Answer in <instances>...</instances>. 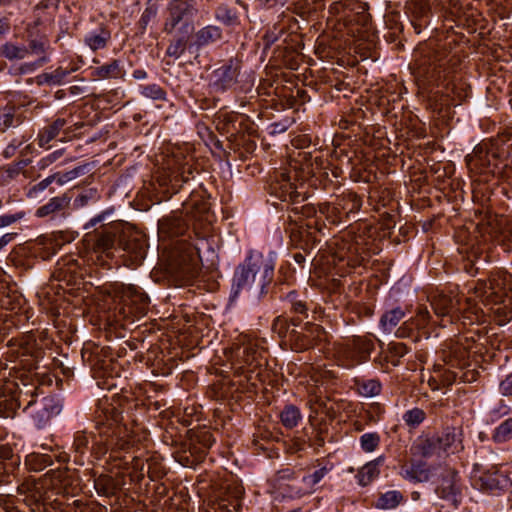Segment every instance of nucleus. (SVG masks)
<instances>
[{"mask_svg":"<svg viewBox=\"0 0 512 512\" xmlns=\"http://www.w3.org/2000/svg\"><path fill=\"white\" fill-rule=\"evenodd\" d=\"M97 429L100 440L96 436H90L84 431L75 433L73 447L79 454H84L89 449L91 440L94 444L104 446L103 452L111 450H128L141 441L139 427L129 428L125 418L118 407L108 399L99 401L97 409Z\"/></svg>","mask_w":512,"mask_h":512,"instance_id":"f257e3e1","label":"nucleus"},{"mask_svg":"<svg viewBox=\"0 0 512 512\" xmlns=\"http://www.w3.org/2000/svg\"><path fill=\"white\" fill-rule=\"evenodd\" d=\"M275 257L274 252L266 256L260 252H250L234 272L231 297L236 298L242 289H252L253 285L257 297L265 295L274 277Z\"/></svg>","mask_w":512,"mask_h":512,"instance_id":"f03ea898","label":"nucleus"},{"mask_svg":"<svg viewBox=\"0 0 512 512\" xmlns=\"http://www.w3.org/2000/svg\"><path fill=\"white\" fill-rule=\"evenodd\" d=\"M474 295L485 306L498 305L497 313L512 315V274L505 270H498L490 276L488 281H477Z\"/></svg>","mask_w":512,"mask_h":512,"instance_id":"7ed1b4c3","label":"nucleus"},{"mask_svg":"<svg viewBox=\"0 0 512 512\" xmlns=\"http://www.w3.org/2000/svg\"><path fill=\"white\" fill-rule=\"evenodd\" d=\"M42 392L39 389L38 381L29 375L28 384L22 393L25 401V413L32 419L37 429H44L50 421L58 416L63 410V399L58 395H48L39 398Z\"/></svg>","mask_w":512,"mask_h":512,"instance_id":"20e7f679","label":"nucleus"},{"mask_svg":"<svg viewBox=\"0 0 512 512\" xmlns=\"http://www.w3.org/2000/svg\"><path fill=\"white\" fill-rule=\"evenodd\" d=\"M117 234L118 227L113 224L103 225L101 229L87 233L83 239L87 262L111 269Z\"/></svg>","mask_w":512,"mask_h":512,"instance_id":"39448f33","label":"nucleus"},{"mask_svg":"<svg viewBox=\"0 0 512 512\" xmlns=\"http://www.w3.org/2000/svg\"><path fill=\"white\" fill-rule=\"evenodd\" d=\"M197 13L196 0H170L163 31L168 35L190 36L194 31L193 19Z\"/></svg>","mask_w":512,"mask_h":512,"instance_id":"423d86ee","label":"nucleus"},{"mask_svg":"<svg viewBox=\"0 0 512 512\" xmlns=\"http://www.w3.org/2000/svg\"><path fill=\"white\" fill-rule=\"evenodd\" d=\"M180 250L186 253L180 263V274L185 280H191L198 273V262L209 261L215 254L212 242L206 237H195L191 243L182 244Z\"/></svg>","mask_w":512,"mask_h":512,"instance_id":"0eeeda50","label":"nucleus"},{"mask_svg":"<svg viewBox=\"0 0 512 512\" xmlns=\"http://www.w3.org/2000/svg\"><path fill=\"white\" fill-rule=\"evenodd\" d=\"M374 349V342L366 336H353L337 346L336 354L340 365L352 368L367 361Z\"/></svg>","mask_w":512,"mask_h":512,"instance_id":"6e6552de","label":"nucleus"},{"mask_svg":"<svg viewBox=\"0 0 512 512\" xmlns=\"http://www.w3.org/2000/svg\"><path fill=\"white\" fill-rule=\"evenodd\" d=\"M149 304V297L140 287L123 285L121 301L116 309L124 320L134 322L135 319H139L147 314Z\"/></svg>","mask_w":512,"mask_h":512,"instance_id":"1a4fd4ad","label":"nucleus"},{"mask_svg":"<svg viewBox=\"0 0 512 512\" xmlns=\"http://www.w3.org/2000/svg\"><path fill=\"white\" fill-rule=\"evenodd\" d=\"M18 381H7L6 385L2 388L3 393L0 394V416L2 418H14L17 410L23 408L25 412V404L22 393L25 391V386L28 384L29 375L21 373L16 376Z\"/></svg>","mask_w":512,"mask_h":512,"instance_id":"9d476101","label":"nucleus"},{"mask_svg":"<svg viewBox=\"0 0 512 512\" xmlns=\"http://www.w3.org/2000/svg\"><path fill=\"white\" fill-rule=\"evenodd\" d=\"M470 480L475 489L490 494H498L511 485L505 472L496 467L482 469L478 464L474 465Z\"/></svg>","mask_w":512,"mask_h":512,"instance_id":"9b49d317","label":"nucleus"},{"mask_svg":"<svg viewBox=\"0 0 512 512\" xmlns=\"http://www.w3.org/2000/svg\"><path fill=\"white\" fill-rule=\"evenodd\" d=\"M265 348L261 345V341L243 335L239 339V344L235 349V360L239 368L245 366L258 367L265 360Z\"/></svg>","mask_w":512,"mask_h":512,"instance_id":"f8f14e48","label":"nucleus"},{"mask_svg":"<svg viewBox=\"0 0 512 512\" xmlns=\"http://www.w3.org/2000/svg\"><path fill=\"white\" fill-rule=\"evenodd\" d=\"M435 493L448 504L458 507L462 500V483L458 472L453 469L442 472L438 478Z\"/></svg>","mask_w":512,"mask_h":512,"instance_id":"ddd939ff","label":"nucleus"},{"mask_svg":"<svg viewBox=\"0 0 512 512\" xmlns=\"http://www.w3.org/2000/svg\"><path fill=\"white\" fill-rule=\"evenodd\" d=\"M71 197L67 194L52 197L47 203L38 207L35 216L48 221H61L69 215Z\"/></svg>","mask_w":512,"mask_h":512,"instance_id":"4468645a","label":"nucleus"},{"mask_svg":"<svg viewBox=\"0 0 512 512\" xmlns=\"http://www.w3.org/2000/svg\"><path fill=\"white\" fill-rule=\"evenodd\" d=\"M447 64L448 60L441 56H435L433 60L424 61L419 65L418 75L423 77L428 84L440 86L451 73Z\"/></svg>","mask_w":512,"mask_h":512,"instance_id":"2eb2a0df","label":"nucleus"},{"mask_svg":"<svg viewBox=\"0 0 512 512\" xmlns=\"http://www.w3.org/2000/svg\"><path fill=\"white\" fill-rule=\"evenodd\" d=\"M239 73L238 62L230 60L213 71L210 85L216 92L227 91L236 84Z\"/></svg>","mask_w":512,"mask_h":512,"instance_id":"dca6fc26","label":"nucleus"},{"mask_svg":"<svg viewBox=\"0 0 512 512\" xmlns=\"http://www.w3.org/2000/svg\"><path fill=\"white\" fill-rule=\"evenodd\" d=\"M321 334L322 328L319 325L306 323L302 331L292 330L290 332V340L295 351H304L313 347Z\"/></svg>","mask_w":512,"mask_h":512,"instance_id":"f3484780","label":"nucleus"},{"mask_svg":"<svg viewBox=\"0 0 512 512\" xmlns=\"http://www.w3.org/2000/svg\"><path fill=\"white\" fill-rule=\"evenodd\" d=\"M431 321V314L428 308L420 305L416 309V314L404 321L399 328L395 331L397 338L410 337L412 332L416 330L425 329Z\"/></svg>","mask_w":512,"mask_h":512,"instance_id":"a211bd4d","label":"nucleus"},{"mask_svg":"<svg viewBox=\"0 0 512 512\" xmlns=\"http://www.w3.org/2000/svg\"><path fill=\"white\" fill-rule=\"evenodd\" d=\"M468 351L459 341H450L443 349V360L447 365L446 369H465L467 366Z\"/></svg>","mask_w":512,"mask_h":512,"instance_id":"6ab92c4d","label":"nucleus"},{"mask_svg":"<svg viewBox=\"0 0 512 512\" xmlns=\"http://www.w3.org/2000/svg\"><path fill=\"white\" fill-rule=\"evenodd\" d=\"M270 193L281 201H297L301 194L286 173H279L270 184Z\"/></svg>","mask_w":512,"mask_h":512,"instance_id":"aec40b11","label":"nucleus"},{"mask_svg":"<svg viewBox=\"0 0 512 512\" xmlns=\"http://www.w3.org/2000/svg\"><path fill=\"white\" fill-rule=\"evenodd\" d=\"M493 153L489 151V141L478 144L473 152L465 157L468 167L479 173H485L486 167H489V157L493 156Z\"/></svg>","mask_w":512,"mask_h":512,"instance_id":"412c9836","label":"nucleus"},{"mask_svg":"<svg viewBox=\"0 0 512 512\" xmlns=\"http://www.w3.org/2000/svg\"><path fill=\"white\" fill-rule=\"evenodd\" d=\"M187 224L181 215L163 217L158 222V232L163 237L173 238L184 234Z\"/></svg>","mask_w":512,"mask_h":512,"instance_id":"4be33fe9","label":"nucleus"},{"mask_svg":"<svg viewBox=\"0 0 512 512\" xmlns=\"http://www.w3.org/2000/svg\"><path fill=\"white\" fill-rule=\"evenodd\" d=\"M431 306L434 310V313L441 317V322L439 325L441 327H445L447 323L453 322V311L456 308V303L454 300L446 295L439 294L431 300Z\"/></svg>","mask_w":512,"mask_h":512,"instance_id":"5701e85b","label":"nucleus"},{"mask_svg":"<svg viewBox=\"0 0 512 512\" xmlns=\"http://www.w3.org/2000/svg\"><path fill=\"white\" fill-rule=\"evenodd\" d=\"M411 452L414 456L422 458L441 457L439 441L436 437H419L411 446Z\"/></svg>","mask_w":512,"mask_h":512,"instance_id":"b1692460","label":"nucleus"},{"mask_svg":"<svg viewBox=\"0 0 512 512\" xmlns=\"http://www.w3.org/2000/svg\"><path fill=\"white\" fill-rule=\"evenodd\" d=\"M439 441L442 454L456 453L463 449L462 432L456 428H446L440 436H436Z\"/></svg>","mask_w":512,"mask_h":512,"instance_id":"393cba45","label":"nucleus"},{"mask_svg":"<svg viewBox=\"0 0 512 512\" xmlns=\"http://www.w3.org/2000/svg\"><path fill=\"white\" fill-rule=\"evenodd\" d=\"M407 309L401 306H395L387 309L379 319V328L384 334H391L399 328V323L404 319L407 314Z\"/></svg>","mask_w":512,"mask_h":512,"instance_id":"a878e982","label":"nucleus"},{"mask_svg":"<svg viewBox=\"0 0 512 512\" xmlns=\"http://www.w3.org/2000/svg\"><path fill=\"white\" fill-rule=\"evenodd\" d=\"M222 30L216 25H207L194 34L193 45L197 48L216 44L222 39Z\"/></svg>","mask_w":512,"mask_h":512,"instance_id":"bb28decb","label":"nucleus"},{"mask_svg":"<svg viewBox=\"0 0 512 512\" xmlns=\"http://www.w3.org/2000/svg\"><path fill=\"white\" fill-rule=\"evenodd\" d=\"M401 476L414 483L426 482L429 479V470L424 462L416 461L410 465L403 466L401 468Z\"/></svg>","mask_w":512,"mask_h":512,"instance_id":"cd10ccee","label":"nucleus"},{"mask_svg":"<svg viewBox=\"0 0 512 512\" xmlns=\"http://www.w3.org/2000/svg\"><path fill=\"white\" fill-rule=\"evenodd\" d=\"M66 124L65 119L57 118L51 124L43 127L37 135L38 145L42 148L46 147L52 140L59 136Z\"/></svg>","mask_w":512,"mask_h":512,"instance_id":"c85d7f7f","label":"nucleus"},{"mask_svg":"<svg viewBox=\"0 0 512 512\" xmlns=\"http://www.w3.org/2000/svg\"><path fill=\"white\" fill-rule=\"evenodd\" d=\"M168 177L169 180L166 184L170 186L174 193H177L183 184L193 178V168L188 163H185L171 171Z\"/></svg>","mask_w":512,"mask_h":512,"instance_id":"c756f323","label":"nucleus"},{"mask_svg":"<svg viewBox=\"0 0 512 512\" xmlns=\"http://www.w3.org/2000/svg\"><path fill=\"white\" fill-rule=\"evenodd\" d=\"M407 8L413 16L412 25L416 33H420L423 26L427 24L425 18L429 14L428 5L420 0H412L408 2Z\"/></svg>","mask_w":512,"mask_h":512,"instance_id":"7c9ffc66","label":"nucleus"},{"mask_svg":"<svg viewBox=\"0 0 512 512\" xmlns=\"http://www.w3.org/2000/svg\"><path fill=\"white\" fill-rule=\"evenodd\" d=\"M23 121L24 116L20 108L10 106L0 110V130L3 132L18 127Z\"/></svg>","mask_w":512,"mask_h":512,"instance_id":"2f4dec72","label":"nucleus"},{"mask_svg":"<svg viewBox=\"0 0 512 512\" xmlns=\"http://www.w3.org/2000/svg\"><path fill=\"white\" fill-rule=\"evenodd\" d=\"M146 241L142 236H136L130 238L124 245V251H126L131 260L135 264H139L146 256Z\"/></svg>","mask_w":512,"mask_h":512,"instance_id":"473e14b6","label":"nucleus"},{"mask_svg":"<svg viewBox=\"0 0 512 512\" xmlns=\"http://www.w3.org/2000/svg\"><path fill=\"white\" fill-rule=\"evenodd\" d=\"M477 372L474 369H444L442 374V380L446 385H451L456 382L458 379L464 383H471L477 380Z\"/></svg>","mask_w":512,"mask_h":512,"instance_id":"72a5a7b5","label":"nucleus"},{"mask_svg":"<svg viewBox=\"0 0 512 512\" xmlns=\"http://www.w3.org/2000/svg\"><path fill=\"white\" fill-rule=\"evenodd\" d=\"M404 501V495L398 490H389L379 495L375 507L381 510H391L398 507Z\"/></svg>","mask_w":512,"mask_h":512,"instance_id":"f704fd0d","label":"nucleus"},{"mask_svg":"<svg viewBox=\"0 0 512 512\" xmlns=\"http://www.w3.org/2000/svg\"><path fill=\"white\" fill-rule=\"evenodd\" d=\"M489 151H493L495 156L490 155L489 167H486V172L495 173L496 169L499 168V165L506 160L508 150L500 145L499 140H492L489 141Z\"/></svg>","mask_w":512,"mask_h":512,"instance_id":"c9c22d12","label":"nucleus"},{"mask_svg":"<svg viewBox=\"0 0 512 512\" xmlns=\"http://www.w3.org/2000/svg\"><path fill=\"white\" fill-rule=\"evenodd\" d=\"M29 55L34 54L39 56L38 60L35 61L32 64H25L22 67L23 72H30L34 71L35 69L41 67L44 63L48 61L47 57L45 56V45L44 43L40 41L33 40L30 42L29 47Z\"/></svg>","mask_w":512,"mask_h":512,"instance_id":"e433bc0d","label":"nucleus"},{"mask_svg":"<svg viewBox=\"0 0 512 512\" xmlns=\"http://www.w3.org/2000/svg\"><path fill=\"white\" fill-rule=\"evenodd\" d=\"M330 469L326 466H323L317 470H315L313 473L304 476L302 478V483L304 485V490L299 494V496H302L304 494H312L315 492V487L320 481L329 473Z\"/></svg>","mask_w":512,"mask_h":512,"instance_id":"4c0bfd02","label":"nucleus"},{"mask_svg":"<svg viewBox=\"0 0 512 512\" xmlns=\"http://www.w3.org/2000/svg\"><path fill=\"white\" fill-rule=\"evenodd\" d=\"M109 39L110 33L104 29H100L99 31H92L86 34L84 41L90 49L96 51L103 49L107 45Z\"/></svg>","mask_w":512,"mask_h":512,"instance_id":"58836bf2","label":"nucleus"},{"mask_svg":"<svg viewBox=\"0 0 512 512\" xmlns=\"http://www.w3.org/2000/svg\"><path fill=\"white\" fill-rule=\"evenodd\" d=\"M68 478V471L62 469H51L45 474L46 483H49L52 488L58 491L69 484Z\"/></svg>","mask_w":512,"mask_h":512,"instance_id":"ea45409f","label":"nucleus"},{"mask_svg":"<svg viewBox=\"0 0 512 512\" xmlns=\"http://www.w3.org/2000/svg\"><path fill=\"white\" fill-rule=\"evenodd\" d=\"M172 37L169 46L167 47L166 54L175 59L180 58L187 48L188 39L190 36L184 35H170Z\"/></svg>","mask_w":512,"mask_h":512,"instance_id":"a19ab883","label":"nucleus"},{"mask_svg":"<svg viewBox=\"0 0 512 512\" xmlns=\"http://www.w3.org/2000/svg\"><path fill=\"white\" fill-rule=\"evenodd\" d=\"M492 440L498 444L512 440V417L505 419L495 427L492 433Z\"/></svg>","mask_w":512,"mask_h":512,"instance_id":"79ce46f5","label":"nucleus"},{"mask_svg":"<svg viewBox=\"0 0 512 512\" xmlns=\"http://www.w3.org/2000/svg\"><path fill=\"white\" fill-rule=\"evenodd\" d=\"M280 418L282 424L288 428L292 429L296 427L299 421L302 418V414L298 407L295 405H286L282 412L280 413Z\"/></svg>","mask_w":512,"mask_h":512,"instance_id":"37998d69","label":"nucleus"},{"mask_svg":"<svg viewBox=\"0 0 512 512\" xmlns=\"http://www.w3.org/2000/svg\"><path fill=\"white\" fill-rule=\"evenodd\" d=\"M1 54L8 60H22L29 55V49L26 46L7 42L1 47Z\"/></svg>","mask_w":512,"mask_h":512,"instance_id":"c03bdc74","label":"nucleus"},{"mask_svg":"<svg viewBox=\"0 0 512 512\" xmlns=\"http://www.w3.org/2000/svg\"><path fill=\"white\" fill-rule=\"evenodd\" d=\"M30 162V159H21L4 167L1 171L2 181L9 182L15 179L24 170V168L30 164Z\"/></svg>","mask_w":512,"mask_h":512,"instance_id":"a18cd8bd","label":"nucleus"},{"mask_svg":"<svg viewBox=\"0 0 512 512\" xmlns=\"http://www.w3.org/2000/svg\"><path fill=\"white\" fill-rule=\"evenodd\" d=\"M86 171H87V165H82V166L75 167L70 171H66L63 173L62 172L54 173L53 176H54L55 182L59 186H63L66 183L78 178L79 176L84 175L86 173Z\"/></svg>","mask_w":512,"mask_h":512,"instance_id":"49530a36","label":"nucleus"},{"mask_svg":"<svg viewBox=\"0 0 512 512\" xmlns=\"http://www.w3.org/2000/svg\"><path fill=\"white\" fill-rule=\"evenodd\" d=\"M381 437L377 432H367L360 436L359 443L362 451L374 452L380 445Z\"/></svg>","mask_w":512,"mask_h":512,"instance_id":"de8ad7c7","label":"nucleus"},{"mask_svg":"<svg viewBox=\"0 0 512 512\" xmlns=\"http://www.w3.org/2000/svg\"><path fill=\"white\" fill-rule=\"evenodd\" d=\"M140 94L143 97L155 100V101H164L166 100V91L159 86L158 84H148V85H140L139 86Z\"/></svg>","mask_w":512,"mask_h":512,"instance_id":"09e8293b","label":"nucleus"},{"mask_svg":"<svg viewBox=\"0 0 512 512\" xmlns=\"http://www.w3.org/2000/svg\"><path fill=\"white\" fill-rule=\"evenodd\" d=\"M381 383L376 379L363 380L357 383V390L364 397H374L381 392Z\"/></svg>","mask_w":512,"mask_h":512,"instance_id":"8fccbe9b","label":"nucleus"},{"mask_svg":"<svg viewBox=\"0 0 512 512\" xmlns=\"http://www.w3.org/2000/svg\"><path fill=\"white\" fill-rule=\"evenodd\" d=\"M426 418L424 410L414 407L404 412L402 419L404 423L411 428L419 426Z\"/></svg>","mask_w":512,"mask_h":512,"instance_id":"3c124183","label":"nucleus"},{"mask_svg":"<svg viewBox=\"0 0 512 512\" xmlns=\"http://www.w3.org/2000/svg\"><path fill=\"white\" fill-rule=\"evenodd\" d=\"M379 473L380 471L376 462L366 464L358 473L359 484L362 486L368 485Z\"/></svg>","mask_w":512,"mask_h":512,"instance_id":"603ef678","label":"nucleus"},{"mask_svg":"<svg viewBox=\"0 0 512 512\" xmlns=\"http://www.w3.org/2000/svg\"><path fill=\"white\" fill-rule=\"evenodd\" d=\"M215 18L227 26H234L239 22L236 11L227 6L219 7L216 10Z\"/></svg>","mask_w":512,"mask_h":512,"instance_id":"864d4df0","label":"nucleus"},{"mask_svg":"<svg viewBox=\"0 0 512 512\" xmlns=\"http://www.w3.org/2000/svg\"><path fill=\"white\" fill-rule=\"evenodd\" d=\"M22 346L24 353L30 354L34 358H38L41 355V348L38 346L33 334L25 336Z\"/></svg>","mask_w":512,"mask_h":512,"instance_id":"5fc2aeb1","label":"nucleus"},{"mask_svg":"<svg viewBox=\"0 0 512 512\" xmlns=\"http://www.w3.org/2000/svg\"><path fill=\"white\" fill-rule=\"evenodd\" d=\"M241 501L239 497L235 496L231 500L221 499L218 503V510L216 512H240Z\"/></svg>","mask_w":512,"mask_h":512,"instance_id":"6e6d98bb","label":"nucleus"},{"mask_svg":"<svg viewBox=\"0 0 512 512\" xmlns=\"http://www.w3.org/2000/svg\"><path fill=\"white\" fill-rule=\"evenodd\" d=\"M26 217L25 211H17L15 213L3 214L0 216V229L20 222Z\"/></svg>","mask_w":512,"mask_h":512,"instance_id":"4d7b16f0","label":"nucleus"},{"mask_svg":"<svg viewBox=\"0 0 512 512\" xmlns=\"http://www.w3.org/2000/svg\"><path fill=\"white\" fill-rule=\"evenodd\" d=\"M53 182H55V180H54V176L52 174V175H49L48 177H46L45 179L41 180L37 184H35L33 187H31L28 191V196L29 197H37L38 194L45 191Z\"/></svg>","mask_w":512,"mask_h":512,"instance_id":"13d9d810","label":"nucleus"},{"mask_svg":"<svg viewBox=\"0 0 512 512\" xmlns=\"http://www.w3.org/2000/svg\"><path fill=\"white\" fill-rule=\"evenodd\" d=\"M27 141L25 136L13 139L3 150V156L6 159L13 157L16 151Z\"/></svg>","mask_w":512,"mask_h":512,"instance_id":"bf43d9fd","label":"nucleus"},{"mask_svg":"<svg viewBox=\"0 0 512 512\" xmlns=\"http://www.w3.org/2000/svg\"><path fill=\"white\" fill-rule=\"evenodd\" d=\"M120 73L119 62L113 61L112 63L102 66L98 69V75L103 78L117 77Z\"/></svg>","mask_w":512,"mask_h":512,"instance_id":"052dcab7","label":"nucleus"},{"mask_svg":"<svg viewBox=\"0 0 512 512\" xmlns=\"http://www.w3.org/2000/svg\"><path fill=\"white\" fill-rule=\"evenodd\" d=\"M509 411V406L506 403H504V401H500L499 404L490 411V419L491 421H496L501 417L507 415Z\"/></svg>","mask_w":512,"mask_h":512,"instance_id":"680f3d73","label":"nucleus"},{"mask_svg":"<svg viewBox=\"0 0 512 512\" xmlns=\"http://www.w3.org/2000/svg\"><path fill=\"white\" fill-rule=\"evenodd\" d=\"M69 73L70 72L65 69L58 68L47 76V80L52 84L59 85L64 81Z\"/></svg>","mask_w":512,"mask_h":512,"instance_id":"e2e57ef3","label":"nucleus"},{"mask_svg":"<svg viewBox=\"0 0 512 512\" xmlns=\"http://www.w3.org/2000/svg\"><path fill=\"white\" fill-rule=\"evenodd\" d=\"M296 293L295 292H291L289 295H288V298L292 304V309L296 312V313H299V314H304L307 310L305 304L300 301V300H296Z\"/></svg>","mask_w":512,"mask_h":512,"instance_id":"0e129e2a","label":"nucleus"},{"mask_svg":"<svg viewBox=\"0 0 512 512\" xmlns=\"http://www.w3.org/2000/svg\"><path fill=\"white\" fill-rule=\"evenodd\" d=\"M110 215L109 211H104L94 217H92L85 225V229H90L92 227H95L97 224H100L104 222Z\"/></svg>","mask_w":512,"mask_h":512,"instance_id":"69168bd1","label":"nucleus"},{"mask_svg":"<svg viewBox=\"0 0 512 512\" xmlns=\"http://www.w3.org/2000/svg\"><path fill=\"white\" fill-rule=\"evenodd\" d=\"M499 390L504 396H512V373L501 381Z\"/></svg>","mask_w":512,"mask_h":512,"instance_id":"338daca9","label":"nucleus"},{"mask_svg":"<svg viewBox=\"0 0 512 512\" xmlns=\"http://www.w3.org/2000/svg\"><path fill=\"white\" fill-rule=\"evenodd\" d=\"M93 197L94 195L92 191L82 193L75 199V205L77 207H83L87 205L89 200L93 199Z\"/></svg>","mask_w":512,"mask_h":512,"instance_id":"774afa93","label":"nucleus"}]
</instances>
